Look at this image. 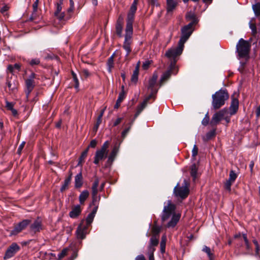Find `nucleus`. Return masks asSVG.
I'll return each instance as SVG.
<instances>
[{
    "label": "nucleus",
    "instance_id": "obj_47",
    "mask_svg": "<svg viewBox=\"0 0 260 260\" xmlns=\"http://www.w3.org/2000/svg\"><path fill=\"white\" fill-rule=\"evenodd\" d=\"M7 84L8 88H9V90L12 91H14L16 89V87L15 84H12L11 81L7 80Z\"/></svg>",
    "mask_w": 260,
    "mask_h": 260
},
{
    "label": "nucleus",
    "instance_id": "obj_34",
    "mask_svg": "<svg viewBox=\"0 0 260 260\" xmlns=\"http://www.w3.org/2000/svg\"><path fill=\"white\" fill-rule=\"evenodd\" d=\"M203 251L206 253L209 257L210 260H213V253L211 252V249L210 247L204 246L203 249Z\"/></svg>",
    "mask_w": 260,
    "mask_h": 260
},
{
    "label": "nucleus",
    "instance_id": "obj_5",
    "mask_svg": "<svg viewBox=\"0 0 260 260\" xmlns=\"http://www.w3.org/2000/svg\"><path fill=\"white\" fill-rule=\"evenodd\" d=\"M173 193L176 197L182 200L186 199L189 193V184L186 180L184 179L183 180L182 186H180L179 184L178 183L174 188Z\"/></svg>",
    "mask_w": 260,
    "mask_h": 260
},
{
    "label": "nucleus",
    "instance_id": "obj_15",
    "mask_svg": "<svg viewBox=\"0 0 260 260\" xmlns=\"http://www.w3.org/2000/svg\"><path fill=\"white\" fill-rule=\"evenodd\" d=\"M87 228L85 224L84 220H82L76 230L77 238L83 239L85 238Z\"/></svg>",
    "mask_w": 260,
    "mask_h": 260
},
{
    "label": "nucleus",
    "instance_id": "obj_8",
    "mask_svg": "<svg viewBox=\"0 0 260 260\" xmlns=\"http://www.w3.org/2000/svg\"><path fill=\"white\" fill-rule=\"evenodd\" d=\"M178 71V69L176 66V61H171L168 70L164 73L160 79V86H161L164 82L168 80L172 74L176 75Z\"/></svg>",
    "mask_w": 260,
    "mask_h": 260
},
{
    "label": "nucleus",
    "instance_id": "obj_41",
    "mask_svg": "<svg viewBox=\"0 0 260 260\" xmlns=\"http://www.w3.org/2000/svg\"><path fill=\"white\" fill-rule=\"evenodd\" d=\"M237 177V175L235 172V171L233 170H231L230 172L229 178L228 180H229L230 181H231L234 183L235 182V181L236 180Z\"/></svg>",
    "mask_w": 260,
    "mask_h": 260
},
{
    "label": "nucleus",
    "instance_id": "obj_16",
    "mask_svg": "<svg viewBox=\"0 0 260 260\" xmlns=\"http://www.w3.org/2000/svg\"><path fill=\"white\" fill-rule=\"evenodd\" d=\"M232 101L229 107L230 114L231 115H235L239 109V101L238 99L235 97V94L231 96Z\"/></svg>",
    "mask_w": 260,
    "mask_h": 260
},
{
    "label": "nucleus",
    "instance_id": "obj_24",
    "mask_svg": "<svg viewBox=\"0 0 260 260\" xmlns=\"http://www.w3.org/2000/svg\"><path fill=\"white\" fill-rule=\"evenodd\" d=\"M198 171V167L197 165L195 163L192 164L190 167V174L194 181L199 176Z\"/></svg>",
    "mask_w": 260,
    "mask_h": 260
},
{
    "label": "nucleus",
    "instance_id": "obj_11",
    "mask_svg": "<svg viewBox=\"0 0 260 260\" xmlns=\"http://www.w3.org/2000/svg\"><path fill=\"white\" fill-rule=\"evenodd\" d=\"M36 75L34 73H31L29 76L28 78L25 80V92L26 94V98L28 100L30 92L32 91L35 87L34 79L36 78Z\"/></svg>",
    "mask_w": 260,
    "mask_h": 260
},
{
    "label": "nucleus",
    "instance_id": "obj_18",
    "mask_svg": "<svg viewBox=\"0 0 260 260\" xmlns=\"http://www.w3.org/2000/svg\"><path fill=\"white\" fill-rule=\"evenodd\" d=\"M123 25V17L122 15H119L116 23L115 29L116 32L119 37H122Z\"/></svg>",
    "mask_w": 260,
    "mask_h": 260
},
{
    "label": "nucleus",
    "instance_id": "obj_57",
    "mask_svg": "<svg viewBox=\"0 0 260 260\" xmlns=\"http://www.w3.org/2000/svg\"><path fill=\"white\" fill-rule=\"evenodd\" d=\"M25 144V142H22L20 145L18 147V148L17 149V153L19 154H20L21 153V151H22V150L23 149L24 146V145Z\"/></svg>",
    "mask_w": 260,
    "mask_h": 260
},
{
    "label": "nucleus",
    "instance_id": "obj_42",
    "mask_svg": "<svg viewBox=\"0 0 260 260\" xmlns=\"http://www.w3.org/2000/svg\"><path fill=\"white\" fill-rule=\"evenodd\" d=\"M122 90L121 92H120L119 94L118 98L116 101L118 102V103H121V102L123 100V99L125 98V93L123 90L124 86H122Z\"/></svg>",
    "mask_w": 260,
    "mask_h": 260
},
{
    "label": "nucleus",
    "instance_id": "obj_49",
    "mask_svg": "<svg viewBox=\"0 0 260 260\" xmlns=\"http://www.w3.org/2000/svg\"><path fill=\"white\" fill-rule=\"evenodd\" d=\"M6 108L8 110H11L13 109L15 103L13 102H9L8 101H6Z\"/></svg>",
    "mask_w": 260,
    "mask_h": 260
},
{
    "label": "nucleus",
    "instance_id": "obj_54",
    "mask_svg": "<svg viewBox=\"0 0 260 260\" xmlns=\"http://www.w3.org/2000/svg\"><path fill=\"white\" fill-rule=\"evenodd\" d=\"M252 242H253V244L255 246V253H256V254L258 255V253H259V246L258 242L255 239L253 240Z\"/></svg>",
    "mask_w": 260,
    "mask_h": 260
},
{
    "label": "nucleus",
    "instance_id": "obj_13",
    "mask_svg": "<svg viewBox=\"0 0 260 260\" xmlns=\"http://www.w3.org/2000/svg\"><path fill=\"white\" fill-rule=\"evenodd\" d=\"M227 112V109L224 108L213 114L210 124L212 126L216 125L224 117Z\"/></svg>",
    "mask_w": 260,
    "mask_h": 260
},
{
    "label": "nucleus",
    "instance_id": "obj_1",
    "mask_svg": "<svg viewBox=\"0 0 260 260\" xmlns=\"http://www.w3.org/2000/svg\"><path fill=\"white\" fill-rule=\"evenodd\" d=\"M137 6L135 4H133L131 7L130 11L127 16L126 25L124 35V41L123 45V48L126 51V56H128L132 51L131 45L132 42V38L133 33V24L134 20L135 14Z\"/></svg>",
    "mask_w": 260,
    "mask_h": 260
},
{
    "label": "nucleus",
    "instance_id": "obj_20",
    "mask_svg": "<svg viewBox=\"0 0 260 260\" xmlns=\"http://www.w3.org/2000/svg\"><path fill=\"white\" fill-rule=\"evenodd\" d=\"M81 213V209L79 205L75 206L69 213V216L72 218H77Z\"/></svg>",
    "mask_w": 260,
    "mask_h": 260
},
{
    "label": "nucleus",
    "instance_id": "obj_26",
    "mask_svg": "<svg viewBox=\"0 0 260 260\" xmlns=\"http://www.w3.org/2000/svg\"><path fill=\"white\" fill-rule=\"evenodd\" d=\"M96 212V209H93L91 212L87 215L85 221L86 222V226H88L92 223Z\"/></svg>",
    "mask_w": 260,
    "mask_h": 260
},
{
    "label": "nucleus",
    "instance_id": "obj_6",
    "mask_svg": "<svg viewBox=\"0 0 260 260\" xmlns=\"http://www.w3.org/2000/svg\"><path fill=\"white\" fill-rule=\"evenodd\" d=\"M110 142L108 141H106L103 144L101 149L96 150L94 157V164L98 165L100 160L107 157L108 152V148Z\"/></svg>",
    "mask_w": 260,
    "mask_h": 260
},
{
    "label": "nucleus",
    "instance_id": "obj_12",
    "mask_svg": "<svg viewBox=\"0 0 260 260\" xmlns=\"http://www.w3.org/2000/svg\"><path fill=\"white\" fill-rule=\"evenodd\" d=\"M31 222L29 219H24L16 224L11 232L10 235H16L24 230Z\"/></svg>",
    "mask_w": 260,
    "mask_h": 260
},
{
    "label": "nucleus",
    "instance_id": "obj_35",
    "mask_svg": "<svg viewBox=\"0 0 260 260\" xmlns=\"http://www.w3.org/2000/svg\"><path fill=\"white\" fill-rule=\"evenodd\" d=\"M158 237L155 235H152L150 239V242L149 245L154 246H157L158 244Z\"/></svg>",
    "mask_w": 260,
    "mask_h": 260
},
{
    "label": "nucleus",
    "instance_id": "obj_43",
    "mask_svg": "<svg viewBox=\"0 0 260 260\" xmlns=\"http://www.w3.org/2000/svg\"><path fill=\"white\" fill-rule=\"evenodd\" d=\"M233 183V182L230 181L229 180H227L224 185V188L228 190L229 191H230L231 190V185Z\"/></svg>",
    "mask_w": 260,
    "mask_h": 260
},
{
    "label": "nucleus",
    "instance_id": "obj_22",
    "mask_svg": "<svg viewBox=\"0 0 260 260\" xmlns=\"http://www.w3.org/2000/svg\"><path fill=\"white\" fill-rule=\"evenodd\" d=\"M30 230L35 232H39L42 230V223L39 218L36 220L30 226Z\"/></svg>",
    "mask_w": 260,
    "mask_h": 260
},
{
    "label": "nucleus",
    "instance_id": "obj_10",
    "mask_svg": "<svg viewBox=\"0 0 260 260\" xmlns=\"http://www.w3.org/2000/svg\"><path fill=\"white\" fill-rule=\"evenodd\" d=\"M193 30V26H191V24H188L183 26L181 28V36L179 42L184 45L190 37Z\"/></svg>",
    "mask_w": 260,
    "mask_h": 260
},
{
    "label": "nucleus",
    "instance_id": "obj_58",
    "mask_svg": "<svg viewBox=\"0 0 260 260\" xmlns=\"http://www.w3.org/2000/svg\"><path fill=\"white\" fill-rule=\"evenodd\" d=\"M123 120V118L119 117L113 123V126H116L118 125Z\"/></svg>",
    "mask_w": 260,
    "mask_h": 260
},
{
    "label": "nucleus",
    "instance_id": "obj_46",
    "mask_svg": "<svg viewBox=\"0 0 260 260\" xmlns=\"http://www.w3.org/2000/svg\"><path fill=\"white\" fill-rule=\"evenodd\" d=\"M209 119L210 118L208 115V113H207V114L205 115V117L202 121V124L204 126L207 125L209 122Z\"/></svg>",
    "mask_w": 260,
    "mask_h": 260
},
{
    "label": "nucleus",
    "instance_id": "obj_61",
    "mask_svg": "<svg viewBox=\"0 0 260 260\" xmlns=\"http://www.w3.org/2000/svg\"><path fill=\"white\" fill-rule=\"evenodd\" d=\"M102 117H101V115L98 116V117L97 120H96L97 127H99L100 124H101V123L102 122Z\"/></svg>",
    "mask_w": 260,
    "mask_h": 260
},
{
    "label": "nucleus",
    "instance_id": "obj_32",
    "mask_svg": "<svg viewBox=\"0 0 260 260\" xmlns=\"http://www.w3.org/2000/svg\"><path fill=\"white\" fill-rule=\"evenodd\" d=\"M115 53H114L107 60V66L108 67V71L109 73L112 72V69L114 67V57Z\"/></svg>",
    "mask_w": 260,
    "mask_h": 260
},
{
    "label": "nucleus",
    "instance_id": "obj_2",
    "mask_svg": "<svg viewBox=\"0 0 260 260\" xmlns=\"http://www.w3.org/2000/svg\"><path fill=\"white\" fill-rule=\"evenodd\" d=\"M176 206L172 203L171 200H168L167 205L165 206L161 214V220L165 222L170 217V220L166 224V227L173 228L176 226L180 219L181 214L175 213Z\"/></svg>",
    "mask_w": 260,
    "mask_h": 260
},
{
    "label": "nucleus",
    "instance_id": "obj_19",
    "mask_svg": "<svg viewBox=\"0 0 260 260\" xmlns=\"http://www.w3.org/2000/svg\"><path fill=\"white\" fill-rule=\"evenodd\" d=\"M120 143L118 145L117 143L113 146L111 152H110L108 158V162L112 163L114 160L119 151V148Z\"/></svg>",
    "mask_w": 260,
    "mask_h": 260
},
{
    "label": "nucleus",
    "instance_id": "obj_51",
    "mask_svg": "<svg viewBox=\"0 0 260 260\" xmlns=\"http://www.w3.org/2000/svg\"><path fill=\"white\" fill-rule=\"evenodd\" d=\"M151 60H146L143 63L142 68L144 70H147L148 69L150 64L151 63Z\"/></svg>",
    "mask_w": 260,
    "mask_h": 260
},
{
    "label": "nucleus",
    "instance_id": "obj_4",
    "mask_svg": "<svg viewBox=\"0 0 260 260\" xmlns=\"http://www.w3.org/2000/svg\"><path fill=\"white\" fill-rule=\"evenodd\" d=\"M251 45L249 41L241 38L236 45V52L238 57L248 59L249 58V52Z\"/></svg>",
    "mask_w": 260,
    "mask_h": 260
},
{
    "label": "nucleus",
    "instance_id": "obj_14",
    "mask_svg": "<svg viewBox=\"0 0 260 260\" xmlns=\"http://www.w3.org/2000/svg\"><path fill=\"white\" fill-rule=\"evenodd\" d=\"M20 250L19 246L16 243H13L7 249L4 258L7 259L11 258Z\"/></svg>",
    "mask_w": 260,
    "mask_h": 260
},
{
    "label": "nucleus",
    "instance_id": "obj_59",
    "mask_svg": "<svg viewBox=\"0 0 260 260\" xmlns=\"http://www.w3.org/2000/svg\"><path fill=\"white\" fill-rule=\"evenodd\" d=\"M9 9V7L7 5H5L1 9V12L2 13H4L5 12H7V11H8V10Z\"/></svg>",
    "mask_w": 260,
    "mask_h": 260
},
{
    "label": "nucleus",
    "instance_id": "obj_21",
    "mask_svg": "<svg viewBox=\"0 0 260 260\" xmlns=\"http://www.w3.org/2000/svg\"><path fill=\"white\" fill-rule=\"evenodd\" d=\"M62 4L57 3L56 4V11L54 12V15L59 20H63L65 15L64 12H61L62 10Z\"/></svg>",
    "mask_w": 260,
    "mask_h": 260
},
{
    "label": "nucleus",
    "instance_id": "obj_9",
    "mask_svg": "<svg viewBox=\"0 0 260 260\" xmlns=\"http://www.w3.org/2000/svg\"><path fill=\"white\" fill-rule=\"evenodd\" d=\"M184 48V45L180 44V42L178 43V45L176 48H173L169 49L166 52L165 55L169 58L171 59H173V61H176L175 58L180 55L183 51Z\"/></svg>",
    "mask_w": 260,
    "mask_h": 260
},
{
    "label": "nucleus",
    "instance_id": "obj_48",
    "mask_svg": "<svg viewBox=\"0 0 260 260\" xmlns=\"http://www.w3.org/2000/svg\"><path fill=\"white\" fill-rule=\"evenodd\" d=\"M29 64L31 66H34L35 65H38V64H39L40 63V60L39 58H34V59H32L29 62Z\"/></svg>",
    "mask_w": 260,
    "mask_h": 260
},
{
    "label": "nucleus",
    "instance_id": "obj_7",
    "mask_svg": "<svg viewBox=\"0 0 260 260\" xmlns=\"http://www.w3.org/2000/svg\"><path fill=\"white\" fill-rule=\"evenodd\" d=\"M99 184V179L98 178H96L92 184L91 187L92 190V203L90 205V206L93 205L94 206V208L93 209H96V210H98L99 207V202L101 199L100 196H98V187Z\"/></svg>",
    "mask_w": 260,
    "mask_h": 260
},
{
    "label": "nucleus",
    "instance_id": "obj_17",
    "mask_svg": "<svg viewBox=\"0 0 260 260\" xmlns=\"http://www.w3.org/2000/svg\"><path fill=\"white\" fill-rule=\"evenodd\" d=\"M158 78V76L156 73H154L152 75V77L151 79L149 80V83H148V89H150L151 90V92L150 94H152V98L154 99V100H155V96L154 94H155L157 92V90H155L154 89V87L156 83V81Z\"/></svg>",
    "mask_w": 260,
    "mask_h": 260
},
{
    "label": "nucleus",
    "instance_id": "obj_30",
    "mask_svg": "<svg viewBox=\"0 0 260 260\" xmlns=\"http://www.w3.org/2000/svg\"><path fill=\"white\" fill-rule=\"evenodd\" d=\"M72 174L71 172L70 175L64 181L63 184L60 188V191L63 192L68 188V186L71 182L72 179Z\"/></svg>",
    "mask_w": 260,
    "mask_h": 260
},
{
    "label": "nucleus",
    "instance_id": "obj_27",
    "mask_svg": "<svg viewBox=\"0 0 260 260\" xmlns=\"http://www.w3.org/2000/svg\"><path fill=\"white\" fill-rule=\"evenodd\" d=\"M186 18L188 20H191V22L189 24H191V26H192L196 25L199 22V20L196 17V16L194 15V14L191 12L188 13L186 15Z\"/></svg>",
    "mask_w": 260,
    "mask_h": 260
},
{
    "label": "nucleus",
    "instance_id": "obj_52",
    "mask_svg": "<svg viewBox=\"0 0 260 260\" xmlns=\"http://www.w3.org/2000/svg\"><path fill=\"white\" fill-rule=\"evenodd\" d=\"M155 246L149 245L148 246L147 254H154V252L155 250Z\"/></svg>",
    "mask_w": 260,
    "mask_h": 260
},
{
    "label": "nucleus",
    "instance_id": "obj_44",
    "mask_svg": "<svg viewBox=\"0 0 260 260\" xmlns=\"http://www.w3.org/2000/svg\"><path fill=\"white\" fill-rule=\"evenodd\" d=\"M131 125H132V123L130 124V125L125 128L121 133V137L123 139H124L125 137L126 136L127 134L128 133V132H129L131 128Z\"/></svg>",
    "mask_w": 260,
    "mask_h": 260
},
{
    "label": "nucleus",
    "instance_id": "obj_45",
    "mask_svg": "<svg viewBox=\"0 0 260 260\" xmlns=\"http://www.w3.org/2000/svg\"><path fill=\"white\" fill-rule=\"evenodd\" d=\"M69 250L68 248H64L63 249L60 253H59L58 255V257L59 259H61L63 257H64L68 253V251Z\"/></svg>",
    "mask_w": 260,
    "mask_h": 260
},
{
    "label": "nucleus",
    "instance_id": "obj_3",
    "mask_svg": "<svg viewBox=\"0 0 260 260\" xmlns=\"http://www.w3.org/2000/svg\"><path fill=\"white\" fill-rule=\"evenodd\" d=\"M212 98V106L215 110H216L224 105L225 102L229 98V95L226 90L221 89L213 94Z\"/></svg>",
    "mask_w": 260,
    "mask_h": 260
},
{
    "label": "nucleus",
    "instance_id": "obj_39",
    "mask_svg": "<svg viewBox=\"0 0 260 260\" xmlns=\"http://www.w3.org/2000/svg\"><path fill=\"white\" fill-rule=\"evenodd\" d=\"M139 73V72H138V69H135L131 77L132 82L136 83L138 81Z\"/></svg>",
    "mask_w": 260,
    "mask_h": 260
},
{
    "label": "nucleus",
    "instance_id": "obj_55",
    "mask_svg": "<svg viewBox=\"0 0 260 260\" xmlns=\"http://www.w3.org/2000/svg\"><path fill=\"white\" fill-rule=\"evenodd\" d=\"M198 152V147L196 145H194L193 146V147L192 150V156L193 157H195L197 155Z\"/></svg>",
    "mask_w": 260,
    "mask_h": 260
},
{
    "label": "nucleus",
    "instance_id": "obj_31",
    "mask_svg": "<svg viewBox=\"0 0 260 260\" xmlns=\"http://www.w3.org/2000/svg\"><path fill=\"white\" fill-rule=\"evenodd\" d=\"M216 135V128H214L213 129L208 132L205 136L203 137V140L204 142H207L212 138L214 137Z\"/></svg>",
    "mask_w": 260,
    "mask_h": 260
},
{
    "label": "nucleus",
    "instance_id": "obj_36",
    "mask_svg": "<svg viewBox=\"0 0 260 260\" xmlns=\"http://www.w3.org/2000/svg\"><path fill=\"white\" fill-rule=\"evenodd\" d=\"M249 26L251 30L252 35L253 37H255V36L256 35V34L257 33V28H256L255 24L253 23L252 22V20H250V22H249Z\"/></svg>",
    "mask_w": 260,
    "mask_h": 260
},
{
    "label": "nucleus",
    "instance_id": "obj_37",
    "mask_svg": "<svg viewBox=\"0 0 260 260\" xmlns=\"http://www.w3.org/2000/svg\"><path fill=\"white\" fill-rule=\"evenodd\" d=\"M39 1V0H36L35 2L32 4L33 12H32V15H31V16L29 18V19L31 21H32L34 19V15L37 12V11L38 10Z\"/></svg>",
    "mask_w": 260,
    "mask_h": 260
},
{
    "label": "nucleus",
    "instance_id": "obj_38",
    "mask_svg": "<svg viewBox=\"0 0 260 260\" xmlns=\"http://www.w3.org/2000/svg\"><path fill=\"white\" fill-rule=\"evenodd\" d=\"M166 236H163L161 237V240L160 244V251L161 253H164L165 251L166 248Z\"/></svg>",
    "mask_w": 260,
    "mask_h": 260
},
{
    "label": "nucleus",
    "instance_id": "obj_28",
    "mask_svg": "<svg viewBox=\"0 0 260 260\" xmlns=\"http://www.w3.org/2000/svg\"><path fill=\"white\" fill-rule=\"evenodd\" d=\"M177 3L174 0H167V13L172 12L176 7Z\"/></svg>",
    "mask_w": 260,
    "mask_h": 260
},
{
    "label": "nucleus",
    "instance_id": "obj_33",
    "mask_svg": "<svg viewBox=\"0 0 260 260\" xmlns=\"http://www.w3.org/2000/svg\"><path fill=\"white\" fill-rule=\"evenodd\" d=\"M252 10L256 16L260 15V3L257 2L252 6Z\"/></svg>",
    "mask_w": 260,
    "mask_h": 260
},
{
    "label": "nucleus",
    "instance_id": "obj_63",
    "mask_svg": "<svg viewBox=\"0 0 260 260\" xmlns=\"http://www.w3.org/2000/svg\"><path fill=\"white\" fill-rule=\"evenodd\" d=\"M82 72H83V75L86 78L88 77L90 75L87 69H84Z\"/></svg>",
    "mask_w": 260,
    "mask_h": 260
},
{
    "label": "nucleus",
    "instance_id": "obj_25",
    "mask_svg": "<svg viewBox=\"0 0 260 260\" xmlns=\"http://www.w3.org/2000/svg\"><path fill=\"white\" fill-rule=\"evenodd\" d=\"M152 98V94H150L147 97H146L143 101V102L139 105H138L137 107V111L140 112L141 113V112L143 110V109L146 106L148 102L150 99Z\"/></svg>",
    "mask_w": 260,
    "mask_h": 260
},
{
    "label": "nucleus",
    "instance_id": "obj_56",
    "mask_svg": "<svg viewBox=\"0 0 260 260\" xmlns=\"http://www.w3.org/2000/svg\"><path fill=\"white\" fill-rule=\"evenodd\" d=\"M96 145H97V141L95 139H94V140H92L91 141V142L87 148H88V149L90 147L95 148L96 147Z\"/></svg>",
    "mask_w": 260,
    "mask_h": 260
},
{
    "label": "nucleus",
    "instance_id": "obj_23",
    "mask_svg": "<svg viewBox=\"0 0 260 260\" xmlns=\"http://www.w3.org/2000/svg\"><path fill=\"white\" fill-rule=\"evenodd\" d=\"M83 185V177L81 171L75 177V187L80 188Z\"/></svg>",
    "mask_w": 260,
    "mask_h": 260
},
{
    "label": "nucleus",
    "instance_id": "obj_64",
    "mask_svg": "<svg viewBox=\"0 0 260 260\" xmlns=\"http://www.w3.org/2000/svg\"><path fill=\"white\" fill-rule=\"evenodd\" d=\"M13 67H14V69L17 70L18 71V72H19L20 71V67H21V66L20 64L15 63V64L13 65Z\"/></svg>",
    "mask_w": 260,
    "mask_h": 260
},
{
    "label": "nucleus",
    "instance_id": "obj_62",
    "mask_svg": "<svg viewBox=\"0 0 260 260\" xmlns=\"http://www.w3.org/2000/svg\"><path fill=\"white\" fill-rule=\"evenodd\" d=\"M135 260H146V259L143 254H140L136 257Z\"/></svg>",
    "mask_w": 260,
    "mask_h": 260
},
{
    "label": "nucleus",
    "instance_id": "obj_53",
    "mask_svg": "<svg viewBox=\"0 0 260 260\" xmlns=\"http://www.w3.org/2000/svg\"><path fill=\"white\" fill-rule=\"evenodd\" d=\"M88 152V148H87L85 150H84L82 152L81 156L79 157L80 158V159H82V160H84L85 158L86 157V156L87 155Z\"/></svg>",
    "mask_w": 260,
    "mask_h": 260
},
{
    "label": "nucleus",
    "instance_id": "obj_60",
    "mask_svg": "<svg viewBox=\"0 0 260 260\" xmlns=\"http://www.w3.org/2000/svg\"><path fill=\"white\" fill-rule=\"evenodd\" d=\"M7 70L12 74H14V68L13 65L10 64L7 67Z\"/></svg>",
    "mask_w": 260,
    "mask_h": 260
},
{
    "label": "nucleus",
    "instance_id": "obj_50",
    "mask_svg": "<svg viewBox=\"0 0 260 260\" xmlns=\"http://www.w3.org/2000/svg\"><path fill=\"white\" fill-rule=\"evenodd\" d=\"M151 231H152L153 235H155L158 237V234L160 232V229L158 227L154 226L152 228Z\"/></svg>",
    "mask_w": 260,
    "mask_h": 260
},
{
    "label": "nucleus",
    "instance_id": "obj_40",
    "mask_svg": "<svg viewBox=\"0 0 260 260\" xmlns=\"http://www.w3.org/2000/svg\"><path fill=\"white\" fill-rule=\"evenodd\" d=\"M72 75L73 77V80L75 82L74 87L76 89H78L79 88V82L78 81L77 75L76 74V73L75 72H74L73 71H72Z\"/></svg>",
    "mask_w": 260,
    "mask_h": 260
},
{
    "label": "nucleus",
    "instance_id": "obj_29",
    "mask_svg": "<svg viewBox=\"0 0 260 260\" xmlns=\"http://www.w3.org/2000/svg\"><path fill=\"white\" fill-rule=\"evenodd\" d=\"M89 192L87 190H83L79 197V201L81 205L84 204L85 201L88 198Z\"/></svg>",
    "mask_w": 260,
    "mask_h": 260
}]
</instances>
